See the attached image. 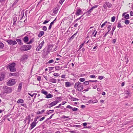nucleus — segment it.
Returning a JSON list of instances; mask_svg holds the SVG:
<instances>
[{
	"mask_svg": "<svg viewBox=\"0 0 133 133\" xmlns=\"http://www.w3.org/2000/svg\"><path fill=\"white\" fill-rule=\"evenodd\" d=\"M44 32L43 31H40L38 35V36L39 37H40L44 35Z\"/></svg>",
	"mask_w": 133,
	"mask_h": 133,
	"instance_id": "obj_15",
	"label": "nucleus"
},
{
	"mask_svg": "<svg viewBox=\"0 0 133 133\" xmlns=\"http://www.w3.org/2000/svg\"><path fill=\"white\" fill-rule=\"evenodd\" d=\"M43 76L45 78V79L46 81H48L49 80L48 79V78L46 76H45L43 75Z\"/></svg>",
	"mask_w": 133,
	"mask_h": 133,
	"instance_id": "obj_62",
	"label": "nucleus"
},
{
	"mask_svg": "<svg viewBox=\"0 0 133 133\" xmlns=\"http://www.w3.org/2000/svg\"><path fill=\"white\" fill-rule=\"evenodd\" d=\"M130 15L131 16H133V12L132 11H131L130 12Z\"/></svg>",
	"mask_w": 133,
	"mask_h": 133,
	"instance_id": "obj_64",
	"label": "nucleus"
},
{
	"mask_svg": "<svg viewBox=\"0 0 133 133\" xmlns=\"http://www.w3.org/2000/svg\"><path fill=\"white\" fill-rule=\"evenodd\" d=\"M15 80L14 79H11L8 81L7 82V84L8 86H11L15 84Z\"/></svg>",
	"mask_w": 133,
	"mask_h": 133,
	"instance_id": "obj_5",
	"label": "nucleus"
},
{
	"mask_svg": "<svg viewBox=\"0 0 133 133\" xmlns=\"http://www.w3.org/2000/svg\"><path fill=\"white\" fill-rule=\"evenodd\" d=\"M129 16L128 14H127L126 15H125L124 16L125 18L128 19L129 18Z\"/></svg>",
	"mask_w": 133,
	"mask_h": 133,
	"instance_id": "obj_41",
	"label": "nucleus"
},
{
	"mask_svg": "<svg viewBox=\"0 0 133 133\" xmlns=\"http://www.w3.org/2000/svg\"><path fill=\"white\" fill-rule=\"evenodd\" d=\"M34 41V38H33L30 40L29 42L28 43V44H30L33 42Z\"/></svg>",
	"mask_w": 133,
	"mask_h": 133,
	"instance_id": "obj_28",
	"label": "nucleus"
},
{
	"mask_svg": "<svg viewBox=\"0 0 133 133\" xmlns=\"http://www.w3.org/2000/svg\"><path fill=\"white\" fill-rule=\"evenodd\" d=\"M42 46L41 45H38V46L36 48V51H39V50L42 48Z\"/></svg>",
	"mask_w": 133,
	"mask_h": 133,
	"instance_id": "obj_23",
	"label": "nucleus"
},
{
	"mask_svg": "<svg viewBox=\"0 0 133 133\" xmlns=\"http://www.w3.org/2000/svg\"><path fill=\"white\" fill-rule=\"evenodd\" d=\"M63 68V67L62 66H56L55 68L56 70L58 71L62 69Z\"/></svg>",
	"mask_w": 133,
	"mask_h": 133,
	"instance_id": "obj_22",
	"label": "nucleus"
},
{
	"mask_svg": "<svg viewBox=\"0 0 133 133\" xmlns=\"http://www.w3.org/2000/svg\"><path fill=\"white\" fill-rule=\"evenodd\" d=\"M73 127L75 128H80V127H81V126L80 125H74Z\"/></svg>",
	"mask_w": 133,
	"mask_h": 133,
	"instance_id": "obj_44",
	"label": "nucleus"
},
{
	"mask_svg": "<svg viewBox=\"0 0 133 133\" xmlns=\"http://www.w3.org/2000/svg\"><path fill=\"white\" fill-rule=\"evenodd\" d=\"M117 27L119 28H122L123 27V26H121V23L120 22L118 23V25L117 26Z\"/></svg>",
	"mask_w": 133,
	"mask_h": 133,
	"instance_id": "obj_39",
	"label": "nucleus"
},
{
	"mask_svg": "<svg viewBox=\"0 0 133 133\" xmlns=\"http://www.w3.org/2000/svg\"><path fill=\"white\" fill-rule=\"evenodd\" d=\"M54 62V60L53 59H51L48 61V63H53Z\"/></svg>",
	"mask_w": 133,
	"mask_h": 133,
	"instance_id": "obj_49",
	"label": "nucleus"
},
{
	"mask_svg": "<svg viewBox=\"0 0 133 133\" xmlns=\"http://www.w3.org/2000/svg\"><path fill=\"white\" fill-rule=\"evenodd\" d=\"M15 63H12L8 64L7 68L8 69H9L10 71L11 72H15L16 71V69L15 68Z\"/></svg>",
	"mask_w": 133,
	"mask_h": 133,
	"instance_id": "obj_1",
	"label": "nucleus"
},
{
	"mask_svg": "<svg viewBox=\"0 0 133 133\" xmlns=\"http://www.w3.org/2000/svg\"><path fill=\"white\" fill-rule=\"evenodd\" d=\"M89 81H86L84 82L83 84H84L85 85H87L88 84H89Z\"/></svg>",
	"mask_w": 133,
	"mask_h": 133,
	"instance_id": "obj_48",
	"label": "nucleus"
},
{
	"mask_svg": "<svg viewBox=\"0 0 133 133\" xmlns=\"http://www.w3.org/2000/svg\"><path fill=\"white\" fill-rule=\"evenodd\" d=\"M41 79V77L40 76H37V79L38 81H40Z\"/></svg>",
	"mask_w": 133,
	"mask_h": 133,
	"instance_id": "obj_50",
	"label": "nucleus"
},
{
	"mask_svg": "<svg viewBox=\"0 0 133 133\" xmlns=\"http://www.w3.org/2000/svg\"><path fill=\"white\" fill-rule=\"evenodd\" d=\"M58 101H55L52 102L50 103L51 104V105H52V106H53L56 105L57 103H58Z\"/></svg>",
	"mask_w": 133,
	"mask_h": 133,
	"instance_id": "obj_14",
	"label": "nucleus"
},
{
	"mask_svg": "<svg viewBox=\"0 0 133 133\" xmlns=\"http://www.w3.org/2000/svg\"><path fill=\"white\" fill-rule=\"evenodd\" d=\"M49 81L53 83H56L57 82V80L56 79L50 77L49 79L48 80Z\"/></svg>",
	"mask_w": 133,
	"mask_h": 133,
	"instance_id": "obj_10",
	"label": "nucleus"
},
{
	"mask_svg": "<svg viewBox=\"0 0 133 133\" xmlns=\"http://www.w3.org/2000/svg\"><path fill=\"white\" fill-rule=\"evenodd\" d=\"M32 47L31 45L28 44L23 45L22 46L20 49L21 50L25 51L31 49Z\"/></svg>",
	"mask_w": 133,
	"mask_h": 133,
	"instance_id": "obj_3",
	"label": "nucleus"
},
{
	"mask_svg": "<svg viewBox=\"0 0 133 133\" xmlns=\"http://www.w3.org/2000/svg\"><path fill=\"white\" fill-rule=\"evenodd\" d=\"M74 88L75 89H77L78 91H83V87L82 83L78 82L75 84Z\"/></svg>",
	"mask_w": 133,
	"mask_h": 133,
	"instance_id": "obj_2",
	"label": "nucleus"
},
{
	"mask_svg": "<svg viewBox=\"0 0 133 133\" xmlns=\"http://www.w3.org/2000/svg\"><path fill=\"white\" fill-rule=\"evenodd\" d=\"M29 40V38L27 36H25L24 37L23 39V41L25 43L26 42L28 41Z\"/></svg>",
	"mask_w": 133,
	"mask_h": 133,
	"instance_id": "obj_20",
	"label": "nucleus"
},
{
	"mask_svg": "<svg viewBox=\"0 0 133 133\" xmlns=\"http://www.w3.org/2000/svg\"><path fill=\"white\" fill-rule=\"evenodd\" d=\"M64 1V0H60L59 2L61 4H62Z\"/></svg>",
	"mask_w": 133,
	"mask_h": 133,
	"instance_id": "obj_57",
	"label": "nucleus"
},
{
	"mask_svg": "<svg viewBox=\"0 0 133 133\" xmlns=\"http://www.w3.org/2000/svg\"><path fill=\"white\" fill-rule=\"evenodd\" d=\"M98 101V100L97 99H95L94 100H93L92 101V103H97Z\"/></svg>",
	"mask_w": 133,
	"mask_h": 133,
	"instance_id": "obj_45",
	"label": "nucleus"
},
{
	"mask_svg": "<svg viewBox=\"0 0 133 133\" xmlns=\"http://www.w3.org/2000/svg\"><path fill=\"white\" fill-rule=\"evenodd\" d=\"M53 13L54 14H56L58 12V9L57 8H55L53 10Z\"/></svg>",
	"mask_w": 133,
	"mask_h": 133,
	"instance_id": "obj_26",
	"label": "nucleus"
},
{
	"mask_svg": "<svg viewBox=\"0 0 133 133\" xmlns=\"http://www.w3.org/2000/svg\"><path fill=\"white\" fill-rule=\"evenodd\" d=\"M115 16H114L111 17V21L112 22H114L115 19Z\"/></svg>",
	"mask_w": 133,
	"mask_h": 133,
	"instance_id": "obj_40",
	"label": "nucleus"
},
{
	"mask_svg": "<svg viewBox=\"0 0 133 133\" xmlns=\"http://www.w3.org/2000/svg\"><path fill=\"white\" fill-rule=\"evenodd\" d=\"M53 75L55 76L58 77L59 76V75H58V74L57 73H55Z\"/></svg>",
	"mask_w": 133,
	"mask_h": 133,
	"instance_id": "obj_51",
	"label": "nucleus"
},
{
	"mask_svg": "<svg viewBox=\"0 0 133 133\" xmlns=\"http://www.w3.org/2000/svg\"><path fill=\"white\" fill-rule=\"evenodd\" d=\"M90 78H96V76H95V75H91L90 76Z\"/></svg>",
	"mask_w": 133,
	"mask_h": 133,
	"instance_id": "obj_43",
	"label": "nucleus"
},
{
	"mask_svg": "<svg viewBox=\"0 0 133 133\" xmlns=\"http://www.w3.org/2000/svg\"><path fill=\"white\" fill-rule=\"evenodd\" d=\"M82 11L80 8H78L77 9L75 13V15L77 16H78L80 14V13L82 12Z\"/></svg>",
	"mask_w": 133,
	"mask_h": 133,
	"instance_id": "obj_11",
	"label": "nucleus"
},
{
	"mask_svg": "<svg viewBox=\"0 0 133 133\" xmlns=\"http://www.w3.org/2000/svg\"><path fill=\"white\" fill-rule=\"evenodd\" d=\"M52 25H50V24L49 26V28H48V29L49 30H50L51 29V28L52 27Z\"/></svg>",
	"mask_w": 133,
	"mask_h": 133,
	"instance_id": "obj_61",
	"label": "nucleus"
},
{
	"mask_svg": "<svg viewBox=\"0 0 133 133\" xmlns=\"http://www.w3.org/2000/svg\"><path fill=\"white\" fill-rule=\"evenodd\" d=\"M22 83H20L19 84L18 87V91H21L22 88Z\"/></svg>",
	"mask_w": 133,
	"mask_h": 133,
	"instance_id": "obj_21",
	"label": "nucleus"
},
{
	"mask_svg": "<svg viewBox=\"0 0 133 133\" xmlns=\"http://www.w3.org/2000/svg\"><path fill=\"white\" fill-rule=\"evenodd\" d=\"M116 28V27L115 26H114L113 27L112 29V30L111 31V32L110 33H111L112 35H113L114 31L115 29Z\"/></svg>",
	"mask_w": 133,
	"mask_h": 133,
	"instance_id": "obj_35",
	"label": "nucleus"
},
{
	"mask_svg": "<svg viewBox=\"0 0 133 133\" xmlns=\"http://www.w3.org/2000/svg\"><path fill=\"white\" fill-rule=\"evenodd\" d=\"M6 42L10 45H13L17 44V42L15 40H7Z\"/></svg>",
	"mask_w": 133,
	"mask_h": 133,
	"instance_id": "obj_6",
	"label": "nucleus"
},
{
	"mask_svg": "<svg viewBox=\"0 0 133 133\" xmlns=\"http://www.w3.org/2000/svg\"><path fill=\"white\" fill-rule=\"evenodd\" d=\"M98 78L100 80L102 79L103 77L102 76H99L98 77Z\"/></svg>",
	"mask_w": 133,
	"mask_h": 133,
	"instance_id": "obj_53",
	"label": "nucleus"
},
{
	"mask_svg": "<svg viewBox=\"0 0 133 133\" xmlns=\"http://www.w3.org/2000/svg\"><path fill=\"white\" fill-rule=\"evenodd\" d=\"M70 99L72 101L78 100V99H77L76 98L73 97L71 96H70Z\"/></svg>",
	"mask_w": 133,
	"mask_h": 133,
	"instance_id": "obj_18",
	"label": "nucleus"
},
{
	"mask_svg": "<svg viewBox=\"0 0 133 133\" xmlns=\"http://www.w3.org/2000/svg\"><path fill=\"white\" fill-rule=\"evenodd\" d=\"M20 17L21 18L20 19L19 21V22H20L21 23L22 21H21V19H23V17L24 18V12L23 11H22L21 14L19 16V18Z\"/></svg>",
	"mask_w": 133,
	"mask_h": 133,
	"instance_id": "obj_8",
	"label": "nucleus"
},
{
	"mask_svg": "<svg viewBox=\"0 0 133 133\" xmlns=\"http://www.w3.org/2000/svg\"><path fill=\"white\" fill-rule=\"evenodd\" d=\"M52 107V105H51L50 103L47 106V108H50L51 107Z\"/></svg>",
	"mask_w": 133,
	"mask_h": 133,
	"instance_id": "obj_56",
	"label": "nucleus"
},
{
	"mask_svg": "<svg viewBox=\"0 0 133 133\" xmlns=\"http://www.w3.org/2000/svg\"><path fill=\"white\" fill-rule=\"evenodd\" d=\"M5 76L4 74H0V81H2L4 79Z\"/></svg>",
	"mask_w": 133,
	"mask_h": 133,
	"instance_id": "obj_12",
	"label": "nucleus"
},
{
	"mask_svg": "<svg viewBox=\"0 0 133 133\" xmlns=\"http://www.w3.org/2000/svg\"><path fill=\"white\" fill-rule=\"evenodd\" d=\"M28 56L27 55H25L23 56L21 59V61H24L27 59Z\"/></svg>",
	"mask_w": 133,
	"mask_h": 133,
	"instance_id": "obj_13",
	"label": "nucleus"
},
{
	"mask_svg": "<svg viewBox=\"0 0 133 133\" xmlns=\"http://www.w3.org/2000/svg\"><path fill=\"white\" fill-rule=\"evenodd\" d=\"M24 102V101L23 99H19L17 102V103H23Z\"/></svg>",
	"mask_w": 133,
	"mask_h": 133,
	"instance_id": "obj_24",
	"label": "nucleus"
},
{
	"mask_svg": "<svg viewBox=\"0 0 133 133\" xmlns=\"http://www.w3.org/2000/svg\"><path fill=\"white\" fill-rule=\"evenodd\" d=\"M5 92H2L0 94V96L2 97H3L5 96L4 95L5 94Z\"/></svg>",
	"mask_w": 133,
	"mask_h": 133,
	"instance_id": "obj_36",
	"label": "nucleus"
},
{
	"mask_svg": "<svg viewBox=\"0 0 133 133\" xmlns=\"http://www.w3.org/2000/svg\"><path fill=\"white\" fill-rule=\"evenodd\" d=\"M105 4L109 8H110L112 6V5L109 2H106Z\"/></svg>",
	"mask_w": 133,
	"mask_h": 133,
	"instance_id": "obj_19",
	"label": "nucleus"
},
{
	"mask_svg": "<svg viewBox=\"0 0 133 133\" xmlns=\"http://www.w3.org/2000/svg\"><path fill=\"white\" fill-rule=\"evenodd\" d=\"M54 114H52L49 118L47 119V120H48L52 118V117L54 115Z\"/></svg>",
	"mask_w": 133,
	"mask_h": 133,
	"instance_id": "obj_52",
	"label": "nucleus"
},
{
	"mask_svg": "<svg viewBox=\"0 0 133 133\" xmlns=\"http://www.w3.org/2000/svg\"><path fill=\"white\" fill-rule=\"evenodd\" d=\"M97 6H98L97 5H94V6H92V8L93 9H94V8H97Z\"/></svg>",
	"mask_w": 133,
	"mask_h": 133,
	"instance_id": "obj_60",
	"label": "nucleus"
},
{
	"mask_svg": "<svg viewBox=\"0 0 133 133\" xmlns=\"http://www.w3.org/2000/svg\"><path fill=\"white\" fill-rule=\"evenodd\" d=\"M38 121H37V122H33L30 125V127L29 128V129L30 130H31L38 123Z\"/></svg>",
	"mask_w": 133,
	"mask_h": 133,
	"instance_id": "obj_7",
	"label": "nucleus"
},
{
	"mask_svg": "<svg viewBox=\"0 0 133 133\" xmlns=\"http://www.w3.org/2000/svg\"><path fill=\"white\" fill-rule=\"evenodd\" d=\"M93 10V9L91 8L90 10H88L87 12L89 14H90L91 13V11H92V10Z\"/></svg>",
	"mask_w": 133,
	"mask_h": 133,
	"instance_id": "obj_38",
	"label": "nucleus"
},
{
	"mask_svg": "<svg viewBox=\"0 0 133 133\" xmlns=\"http://www.w3.org/2000/svg\"><path fill=\"white\" fill-rule=\"evenodd\" d=\"M53 96L51 94H47V95L46 96V98H50L53 97Z\"/></svg>",
	"mask_w": 133,
	"mask_h": 133,
	"instance_id": "obj_17",
	"label": "nucleus"
},
{
	"mask_svg": "<svg viewBox=\"0 0 133 133\" xmlns=\"http://www.w3.org/2000/svg\"><path fill=\"white\" fill-rule=\"evenodd\" d=\"M3 91L6 94L12 92V89L11 87L7 86L3 87Z\"/></svg>",
	"mask_w": 133,
	"mask_h": 133,
	"instance_id": "obj_4",
	"label": "nucleus"
},
{
	"mask_svg": "<svg viewBox=\"0 0 133 133\" xmlns=\"http://www.w3.org/2000/svg\"><path fill=\"white\" fill-rule=\"evenodd\" d=\"M45 111V110H42L41 111H38L37 112V114H42V113H43L44 111Z\"/></svg>",
	"mask_w": 133,
	"mask_h": 133,
	"instance_id": "obj_25",
	"label": "nucleus"
},
{
	"mask_svg": "<svg viewBox=\"0 0 133 133\" xmlns=\"http://www.w3.org/2000/svg\"><path fill=\"white\" fill-rule=\"evenodd\" d=\"M103 6L104 8L105 9H107V5H106V4H104L103 5Z\"/></svg>",
	"mask_w": 133,
	"mask_h": 133,
	"instance_id": "obj_59",
	"label": "nucleus"
},
{
	"mask_svg": "<svg viewBox=\"0 0 133 133\" xmlns=\"http://www.w3.org/2000/svg\"><path fill=\"white\" fill-rule=\"evenodd\" d=\"M45 118V116H43L42 117V118H41L40 119H39L40 121H42L43 120H44Z\"/></svg>",
	"mask_w": 133,
	"mask_h": 133,
	"instance_id": "obj_55",
	"label": "nucleus"
},
{
	"mask_svg": "<svg viewBox=\"0 0 133 133\" xmlns=\"http://www.w3.org/2000/svg\"><path fill=\"white\" fill-rule=\"evenodd\" d=\"M111 26V25H109L108 27V29L109 30L108 31V32H109L111 30V28H110Z\"/></svg>",
	"mask_w": 133,
	"mask_h": 133,
	"instance_id": "obj_54",
	"label": "nucleus"
},
{
	"mask_svg": "<svg viewBox=\"0 0 133 133\" xmlns=\"http://www.w3.org/2000/svg\"><path fill=\"white\" fill-rule=\"evenodd\" d=\"M26 120H30L31 119V117L30 115H29L28 116L25 117Z\"/></svg>",
	"mask_w": 133,
	"mask_h": 133,
	"instance_id": "obj_31",
	"label": "nucleus"
},
{
	"mask_svg": "<svg viewBox=\"0 0 133 133\" xmlns=\"http://www.w3.org/2000/svg\"><path fill=\"white\" fill-rule=\"evenodd\" d=\"M66 108H68L70 109H71L72 110L74 111H77L78 110V109L77 108H73L71 106L69 105H68L66 107Z\"/></svg>",
	"mask_w": 133,
	"mask_h": 133,
	"instance_id": "obj_9",
	"label": "nucleus"
},
{
	"mask_svg": "<svg viewBox=\"0 0 133 133\" xmlns=\"http://www.w3.org/2000/svg\"><path fill=\"white\" fill-rule=\"evenodd\" d=\"M17 75V74L15 73H10V76H16Z\"/></svg>",
	"mask_w": 133,
	"mask_h": 133,
	"instance_id": "obj_32",
	"label": "nucleus"
},
{
	"mask_svg": "<svg viewBox=\"0 0 133 133\" xmlns=\"http://www.w3.org/2000/svg\"><path fill=\"white\" fill-rule=\"evenodd\" d=\"M50 111H49V110L48 111V110H47V112H46V114H48V115H49L51 113V112H49Z\"/></svg>",
	"mask_w": 133,
	"mask_h": 133,
	"instance_id": "obj_63",
	"label": "nucleus"
},
{
	"mask_svg": "<svg viewBox=\"0 0 133 133\" xmlns=\"http://www.w3.org/2000/svg\"><path fill=\"white\" fill-rule=\"evenodd\" d=\"M41 92L42 93L44 94V95H45L46 96L47 95V94H48V92L47 91H44V90H41Z\"/></svg>",
	"mask_w": 133,
	"mask_h": 133,
	"instance_id": "obj_29",
	"label": "nucleus"
},
{
	"mask_svg": "<svg viewBox=\"0 0 133 133\" xmlns=\"http://www.w3.org/2000/svg\"><path fill=\"white\" fill-rule=\"evenodd\" d=\"M42 29L44 31H46L47 30V27L45 26H43Z\"/></svg>",
	"mask_w": 133,
	"mask_h": 133,
	"instance_id": "obj_47",
	"label": "nucleus"
},
{
	"mask_svg": "<svg viewBox=\"0 0 133 133\" xmlns=\"http://www.w3.org/2000/svg\"><path fill=\"white\" fill-rule=\"evenodd\" d=\"M50 21V19H47V20H46L44 21V22L43 23V24H45L48 23Z\"/></svg>",
	"mask_w": 133,
	"mask_h": 133,
	"instance_id": "obj_34",
	"label": "nucleus"
},
{
	"mask_svg": "<svg viewBox=\"0 0 133 133\" xmlns=\"http://www.w3.org/2000/svg\"><path fill=\"white\" fill-rule=\"evenodd\" d=\"M129 23H130V21H129L127 20V19H126L125 20L124 23L125 24H127V25L128 24H129Z\"/></svg>",
	"mask_w": 133,
	"mask_h": 133,
	"instance_id": "obj_33",
	"label": "nucleus"
},
{
	"mask_svg": "<svg viewBox=\"0 0 133 133\" xmlns=\"http://www.w3.org/2000/svg\"><path fill=\"white\" fill-rule=\"evenodd\" d=\"M92 100H90L88 101L87 103H92Z\"/></svg>",
	"mask_w": 133,
	"mask_h": 133,
	"instance_id": "obj_58",
	"label": "nucleus"
},
{
	"mask_svg": "<svg viewBox=\"0 0 133 133\" xmlns=\"http://www.w3.org/2000/svg\"><path fill=\"white\" fill-rule=\"evenodd\" d=\"M4 47V44L2 42H0V48L2 49Z\"/></svg>",
	"mask_w": 133,
	"mask_h": 133,
	"instance_id": "obj_30",
	"label": "nucleus"
},
{
	"mask_svg": "<svg viewBox=\"0 0 133 133\" xmlns=\"http://www.w3.org/2000/svg\"><path fill=\"white\" fill-rule=\"evenodd\" d=\"M79 80L80 82H83L85 81V79L84 78H81Z\"/></svg>",
	"mask_w": 133,
	"mask_h": 133,
	"instance_id": "obj_42",
	"label": "nucleus"
},
{
	"mask_svg": "<svg viewBox=\"0 0 133 133\" xmlns=\"http://www.w3.org/2000/svg\"><path fill=\"white\" fill-rule=\"evenodd\" d=\"M77 34V32H76L72 36L70 37V39H73L74 38V37Z\"/></svg>",
	"mask_w": 133,
	"mask_h": 133,
	"instance_id": "obj_37",
	"label": "nucleus"
},
{
	"mask_svg": "<svg viewBox=\"0 0 133 133\" xmlns=\"http://www.w3.org/2000/svg\"><path fill=\"white\" fill-rule=\"evenodd\" d=\"M108 23L107 21H106L105 22H104L103 23L101 26V27H102L104 26H105V25L106 24Z\"/></svg>",
	"mask_w": 133,
	"mask_h": 133,
	"instance_id": "obj_46",
	"label": "nucleus"
},
{
	"mask_svg": "<svg viewBox=\"0 0 133 133\" xmlns=\"http://www.w3.org/2000/svg\"><path fill=\"white\" fill-rule=\"evenodd\" d=\"M71 85V83L69 82H67L65 83V86L66 87H68Z\"/></svg>",
	"mask_w": 133,
	"mask_h": 133,
	"instance_id": "obj_16",
	"label": "nucleus"
},
{
	"mask_svg": "<svg viewBox=\"0 0 133 133\" xmlns=\"http://www.w3.org/2000/svg\"><path fill=\"white\" fill-rule=\"evenodd\" d=\"M16 41L18 42V44H19L20 45H21L22 43V41L21 40L19 39H16Z\"/></svg>",
	"mask_w": 133,
	"mask_h": 133,
	"instance_id": "obj_27",
	"label": "nucleus"
}]
</instances>
